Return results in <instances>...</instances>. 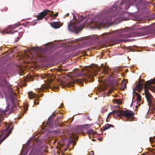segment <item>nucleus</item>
<instances>
[{
	"mask_svg": "<svg viewBox=\"0 0 155 155\" xmlns=\"http://www.w3.org/2000/svg\"><path fill=\"white\" fill-rule=\"evenodd\" d=\"M16 107V106L15 105H13L12 107H11L12 110L13 109H14L15 107Z\"/></svg>",
	"mask_w": 155,
	"mask_h": 155,
	"instance_id": "32",
	"label": "nucleus"
},
{
	"mask_svg": "<svg viewBox=\"0 0 155 155\" xmlns=\"http://www.w3.org/2000/svg\"><path fill=\"white\" fill-rule=\"evenodd\" d=\"M48 43H46V44H45L44 45H47Z\"/></svg>",
	"mask_w": 155,
	"mask_h": 155,
	"instance_id": "44",
	"label": "nucleus"
},
{
	"mask_svg": "<svg viewBox=\"0 0 155 155\" xmlns=\"http://www.w3.org/2000/svg\"><path fill=\"white\" fill-rule=\"evenodd\" d=\"M118 1L115 2L113 6L109 9L107 8L102 11L101 13L95 16L91 20V23L95 27L108 24L113 22L118 23L124 20V14L121 13L123 8L122 6L125 4L124 8L128 9L130 6H134L138 11L143 13L146 12V6L149 2L144 0H123L118 6Z\"/></svg>",
	"mask_w": 155,
	"mask_h": 155,
	"instance_id": "1",
	"label": "nucleus"
},
{
	"mask_svg": "<svg viewBox=\"0 0 155 155\" xmlns=\"http://www.w3.org/2000/svg\"><path fill=\"white\" fill-rule=\"evenodd\" d=\"M39 102L38 99L35 100L34 101V103L35 105H38L39 104Z\"/></svg>",
	"mask_w": 155,
	"mask_h": 155,
	"instance_id": "26",
	"label": "nucleus"
},
{
	"mask_svg": "<svg viewBox=\"0 0 155 155\" xmlns=\"http://www.w3.org/2000/svg\"><path fill=\"white\" fill-rule=\"evenodd\" d=\"M50 86L48 84H44L41 85V87L40 88L41 91H44L45 89H47L49 88Z\"/></svg>",
	"mask_w": 155,
	"mask_h": 155,
	"instance_id": "17",
	"label": "nucleus"
},
{
	"mask_svg": "<svg viewBox=\"0 0 155 155\" xmlns=\"http://www.w3.org/2000/svg\"><path fill=\"white\" fill-rule=\"evenodd\" d=\"M51 25L52 27L55 29L58 28L60 27V26L58 22H55L51 23Z\"/></svg>",
	"mask_w": 155,
	"mask_h": 155,
	"instance_id": "19",
	"label": "nucleus"
},
{
	"mask_svg": "<svg viewBox=\"0 0 155 155\" xmlns=\"http://www.w3.org/2000/svg\"><path fill=\"white\" fill-rule=\"evenodd\" d=\"M153 18H155V13L153 15Z\"/></svg>",
	"mask_w": 155,
	"mask_h": 155,
	"instance_id": "36",
	"label": "nucleus"
},
{
	"mask_svg": "<svg viewBox=\"0 0 155 155\" xmlns=\"http://www.w3.org/2000/svg\"><path fill=\"white\" fill-rule=\"evenodd\" d=\"M115 68H120V67H115Z\"/></svg>",
	"mask_w": 155,
	"mask_h": 155,
	"instance_id": "45",
	"label": "nucleus"
},
{
	"mask_svg": "<svg viewBox=\"0 0 155 155\" xmlns=\"http://www.w3.org/2000/svg\"><path fill=\"white\" fill-rule=\"evenodd\" d=\"M53 46L51 45H48L45 47H32L31 51L36 52L39 51L40 54H37V60L40 61H51L53 60V58L48 54L49 51L52 49Z\"/></svg>",
	"mask_w": 155,
	"mask_h": 155,
	"instance_id": "3",
	"label": "nucleus"
},
{
	"mask_svg": "<svg viewBox=\"0 0 155 155\" xmlns=\"http://www.w3.org/2000/svg\"><path fill=\"white\" fill-rule=\"evenodd\" d=\"M17 26L15 25H9L7 28L5 29L3 31H1V32L3 34H4L5 33L13 34L15 32H18V31L17 30H14L13 31H12V30L15 28Z\"/></svg>",
	"mask_w": 155,
	"mask_h": 155,
	"instance_id": "10",
	"label": "nucleus"
},
{
	"mask_svg": "<svg viewBox=\"0 0 155 155\" xmlns=\"http://www.w3.org/2000/svg\"><path fill=\"white\" fill-rule=\"evenodd\" d=\"M79 132H77L76 133H74V135H77L79 133Z\"/></svg>",
	"mask_w": 155,
	"mask_h": 155,
	"instance_id": "37",
	"label": "nucleus"
},
{
	"mask_svg": "<svg viewBox=\"0 0 155 155\" xmlns=\"http://www.w3.org/2000/svg\"><path fill=\"white\" fill-rule=\"evenodd\" d=\"M84 68H110L109 67H105L103 64H101V66L99 67L98 65L92 64L89 65L85 66Z\"/></svg>",
	"mask_w": 155,
	"mask_h": 155,
	"instance_id": "15",
	"label": "nucleus"
},
{
	"mask_svg": "<svg viewBox=\"0 0 155 155\" xmlns=\"http://www.w3.org/2000/svg\"><path fill=\"white\" fill-rule=\"evenodd\" d=\"M139 80H140V81H144L143 80V79H139Z\"/></svg>",
	"mask_w": 155,
	"mask_h": 155,
	"instance_id": "39",
	"label": "nucleus"
},
{
	"mask_svg": "<svg viewBox=\"0 0 155 155\" xmlns=\"http://www.w3.org/2000/svg\"><path fill=\"white\" fill-rule=\"evenodd\" d=\"M69 15V13H67V14H66V16H68Z\"/></svg>",
	"mask_w": 155,
	"mask_h": 155,
	"instance_id": "42",
	"label": "nucleus"
},
{
	"mask_svg": "<svg viewBox=\"0 0 155 155\" xmlns=\"http://www.w3.org/2000/svg\"><path fill=\"white\" fill-rule=\"evenodd\" d=\"M62 68H57V69H56V70H57L58 71V72H61V71H67V70H62Z\"/></svg>",
	"mask_w": 155,
	"mask_h": 155,
	"instance_id": "28",
	"label": "nucleus"
},
{
	"mask_svg": "<svg viewBox=\"0 0 155 155\" xmlns=\"http://www.w3.org/2000/svg\"><path fill=\"white\" fill-rule=\"evenodd\" d=\"M94 152L93 151H91L89 153V155H94Z\"/></svg>",
	"mask_w": 155,
	"mask_h": 155,
	"instance_id": "29",
	"label": "nucleus"
},
{
	"mask_svg": "<svg viewBox=\"0 0 155 155\" xmlns=\"http://www.w3.org/2000/svg\"><path fill=\"white\" fill-rule=\"evenodd\" d=\"M60 81V83H61V84L62 85L63 84V82L62 81H59V80H58V81Z\"/></svg>",
	"mask_w": 155,
	"mask_h": 155,
	"instance_id": "34",
	"label": "nucleus"
},
{
	"mask_svg": "<svg viewBox=\"0 0 155 155\" xmlns=\"http://www.w3.org/2000/svg\"><path fill=\"white\" fill-rule=\"evenodd\" d=\"M54 68H52L50 69V71L51 72H53V71H54L55 70L54 69Z\"/></svg>",
	"mask_w": 155,
	"mask_h": 155,
	"instance_id": "33",
	"label": "nucleus"
},
{
	"mask_svg": "<svg viewBox=\"0 0 155 155\" xmlns=\"http://www.w3.org/2000/svg\"><path fill=\"white\" fill-rule=\"evenodd\" d=\"M143 84H142L140 81L138 84L136 85L134 89L133 93H135L134 91H137L139 92H140L143 88Z\"/></svg>",
	"mask_w": 155,
	"mask_h": 155,
	"instance_id": "14",
	"label": "nucleus"
},
{
	"mask_svg": "<svg viewBox=\"0 0 155 155\" xmlns=\"http://www.w3.org/2000/svg\"><path fill=\"white\" fill-rule=\"evenodd\" d=\"M82 40V39H81V38L76 39V41H81Z\"/></svg>",
	"mask_w": 155,
	"mask_h": 155,
	"instance_id": "30",
	"label": "nucleus"
},
{
	"mask_svg": "<svg viewBox=\"0 0 155 155\" xmlns=\"http://www.w3.org/2000/svg\"><path fill=\"white\" fill-rule=\"evenodd\" d=\"M111 127H114V126L112 124H106L104 126L102 127V129L104 131H105Z\"/></svg>",
	"mask_w": 155,
	"mask_h": 155,
	"instance_id": "18",
	"label": "nucleus"
},
{
	"mask_svg": "<svg viewBox=\"0 0 155 155\" xmlns=\"http://www.w3.org/2000/svg\"><path fill=\"white\" fill-rule=\"evenodd\" d=\"M48 13H50V15L53 17H56L58 15V13L54 14L53 11H51L48 9H45L41 12L38 16L36 20H41Z\"/></svg>",
	"mask_w": 155,
	"mask_h": 155,
	"instance_id": "8",
	"label": "nucleus"
},
{
	"mask_svg": "<svg viewBox=\"0 0 155 155\" xmlns=\"http://www.w3.org/2000/svg\"><path fill=\"white\" fill-rule=\"evenodd\" d=\"M140 22L134 25L137 31L127 32L128 29H117L110 34L104 33L98 36L97 35H92L85 37V47L97 43H102L113 45L120 42L121 40L119 38H130L144 36L154 33L155 35V25L139 27Z\"/></svg>",
	"mask_w": 155,
	"mask_h": 155,
	"instance_id": "2",
	"label": "nucleus"
},
{
	"mask_svg": "<svg viewBox=\"0 0 155 155\" xmlns=\"http://www.w3.org/2000/svg\"><path fill=\"white\" fill-rule=\"evenodd\" d=\"M54 116H51L48 119L47 122L46 126L50 128L53 127Z\"/></svg>",
	"mask_w": 155,
	"mask_h": 155,
	"instance_id": "13",
	"label": "nucleus"
},
{
	"mask_svg": "<svg viewBox=\"0 0 155 155\" xmlns=\"http://www.w3.org/2000/svg\"><path fill=\"white\" fill-rule=\"evenodd\" d=\"M58 119H59V118H58V117H57V118H56V120H55V123H57V120Z\"/></svg>",
	"mask_w": 155,
	"mask_h": 155,
	"instance_id": "38",
	"label": "nucleus"
},
{
	"mask_svg": "<svg viewBox=\"0 0 155 155\" xmlns=\"http://www.w3.org/2000/svg\"><path fill=\"white\" fill-rule=\"evenodd\" d=\"M87 68H81L79 69L78 68H75L74 72H70L68 74L67 76L70 78H72L73 75L79 77L81 76H85L87 74Z\"/></svg>",
	"mask_w": 155,
	"mask_h": 155,
	"instance_id": "5",
	"label": "nucleus"
},
{
	"mask_svg": "<svg viewBox=\"0 0 155 155\" xmlns=\"http://www.w3.org/2000/svg\"><path fill=\"white\" fill-rule=\"evenodd\" d=\"M145 93L146 98H147V102H148L149 105L150 104H152V101L153 99V97L150 93H147L146 91L145 90Z\"/></svg>",
	"mask_w": 155,
	"mask_h": 155,
	"instance_id": "12",
	"label": "nucleus"
},
{
	"mask_svg": "<svg viewBox=\"0 0 155 155\" xmlns=\"http://www.w3.org/2000/svg\"><path fill=\"white\" fill-rule=\"evenodd\" d=\"M0 86L2 87H7L9 89H10L11 85L6 81L3 80L0 83Z\"/></svg>",
	"mask_w": 155,
	"mask_h": 155,
	"instance_id": "16",
	"label": "nucleus"
},
{
	"mask_svg": "<svg viewBox=\"0 0 155 155\" xmlns=\"http://www.w3.org/2000/svg\"><path fill=\"white\" fill-rule=\"evenodd\" d=\"M28 94L30 99H32V98L35 97V94H34L32 92H28Z\"/></svg>",
	"mask_w": 155,
	"mask_h": 155,
	"instance_id": "23",
	"label": "nucleus"
},
{
	"mask_svg": "<svg viewBox=\"0 0 155 155\" xmlns=\"http://www.w3.org/2000/svg\"><path fill=\"white\" fill-rule=\"evenodd\" d=\"M128 71V69H127V70H126V71Z\"/></svg>",
	"mask_w": 155,
	"mask_h": 155,
	"instance_id": "49",
	"label": "nucleus"
},
{
	"mask_svg": "<svg viewBox=\"0 0 155 155\" xmlns=\"http://www.w3.org/2000/svg\"><path fill=\"white\" fill-rule=\"evenodd\" d=\"M20 75H22V74H21L20 73Z\"/></svg>",
	"mask_w": 155,
	"mask_h": 155,
	"instance_id": "50",
	"label": "nucleus"
},
{
	"mask_svg": "<svg viewBox=\"0 0 155 155\" xmlns=\"http://www.w3.org/2000/svg\"><path fill=\"white\" fill-rule=\"evenodd\" d=\"M22 73H23V72H24L23 70H22Z\"/></svg>",
	"mask_w": 155,
	"mask_h": 155,
	"instance_id": "47",
	"label": "nucleus"
},
{
	"mask_svg": "<svg viewBox=\"0 0 155 155\" xmlns=\"http://www.w3.org/2000/svg\"><path fill=\"white\" fill-rule=\"evenodd\" d=\"M21 69H22V68H19V69L20 70H21Z\"/></svg>",
	"mask_w": 155,
	"mask_h": 155,
	"instance_id": "46",
	"label": "nucleus"
},
{
	"mask_svg": "<svg viewBox=\"0 0 155 155\" xmlns=\"http://www.w3.org/2000/svg\"><path fill=\"white\" fill-rule=\"evenodd\" d=\"M102 71L103 74H110V76H112L114 75V72L116 73L114 70H112L111 68H103Z\"/></svg>",
	"mask_w": 155,
	"mask_h": 155,
	"instance_id": "11",
	"label": "nucleus"
},
{
	"mask_svg": "<svg viewBox=\"0 0 155 155\" xmlns=\"http://www.w3.org/2000/svg\"><path fill=\"white\" fill-rule=\"evenodd\" d=\"M63 105H64V104H63V103H61V104L60 106L59 107V108H62Z\"/></svg>",
	"mask_w": 155,
	"mask_h": 155,
	"instance_id": "31",
	"label": "nucleus"
},
{
	"mask_svg": "<svg viewBox=\"0 0 155 155\" xmlns=\"http://www.w3.org/2000/svg\"><path fill=\"white\" fill-rule=\"evenodd\" d=\"M145 87L155 92V79H151L145 83Z\"/></svg>",
	"mask_w": 155,
	"mask_h": 155,
	"instance_id": "9",
	"label": "nucleus"
},
{
	"mask_svg": "<svg viewBox=\"0 0 155 155\" xmlns=\"http://www.w3.org/2000/svg\"><path fill=\"white\" fill-rule=\"evenodd\" d=\"M93 132V130L90 129V130H89L87 131V132L88 134H92V133Z\"/></svg>",
	"mask_w": 155,
	"mask_h": 155,
	"instance_id": "27",
	"label": "nucleus"
},
{
	"mask_svg": "<svg viewBox=\"0 0 155 155\" xmlns=\"http://www.w3.org/2000/svg\"><path fill=\"white\" fill-rule=\"evenodd\" d=\"M115 111H116V110H113L112 111V112H111L109 114H108L107 117L106 118V121L107 122H108L107 119H108V117H109V116L110 115H111L112 114H114L113 116L114 118H116V117H117V116H116V112H115Z\"/></svg>",
	"mask_w": 155,
	"mask_h": 155,
	"instance_id": "22",
	"label": "nucleus"
},
{
	"mask_svg": "<svg viewBox=\"0 0 155 155\" xmlns=\"http://www.w3.org/2000/svg\"><path fill=\"white\" fill-rule=\"evenodd\" d=\"M47 68H45V69L47 70Z\"/></svg>",
	"mask_w": 155,
	"mask_h": 155,
	"instance_id": "51",
	"label": "nucleus"
},
{
	"mask_svg": "<svg viewBox=\"0 0 155 155\" xmlns=\"http://www.w3.org/2000/svg\"><path fill=\"white\" fill-rule=\"evenodd\" d=\"M72 15L74 20H71L69 22L68 26V29L70 31L78 34L84 27L83 25L81 24L80 22L83 20L86 16L81 15L80 17L78 18V20L76 19V17L74 13H72Z\"/></svg>",
	"mask_w": 155,
	"mask_h": 155,
	"instance_id": "4",
	"label": "nucleus"
},
{
	"mask_svg": "<svg viewBox=\"0 0 155 155\" xmlns=\"http://www.w3.org/2000/svg\"><path fill=\"white\" fill-rule=\"evenodd\" d=\"M99 140L101 141L102 140V138H99Z\"/></svg>",
	"mask_w": 155,
	"mask_h": 155,
	"instance_id": "41",
	"label": "nucleus"
},
{
	"mask_svg": "<svg viewBox=\"0 0 155 155\" xmlns=\"http://www.w3.org/2000/svg\"><path fill=\"white\" fill-rule=\"evenodd\" d=\"M133 93L137 95L136 99L138 101H140L141 100V96L137 92Z\"/></svg>",
	"mask_w": 155,
	"mask_h": 155,
	"instance_id": "24",
	"label": "nucleus"
},
{
	"mask_svg": "<svg viewBox=\"0 0 155 155\" xmlns=\"http://www.w3.org/2000/svg\"><path fill=\"white\" fill-rule=\"evenodd\" d=\"M9 107L10 104H8L5 110H4L2 109H0V114L5 113L10 109Z\"/></svg>",
	"mask_w": 155,
	"mask_h": 155,
	"instance_id": "20",
	"label": "nucleus"
},
{
	"mask_svg": "<svg viewBox=\"0 0 155 155\" xmlns=\"http://www.w3.org/2000/svg\"><path fill=\"white\" fill-rule=\"evenodd\" d=\"M0 67L1 68H21L19 66V65L14 62H4L3 61L0 60Z\"/></svg>",
	"mask_w": 155,
	"mask_h": 155,
	"instance_id": "7",
	"label": "nucleus"
},
{
	"mask_svg": "<svg viewBox=\"0 0 155 155\" xmlns=\"http://www.w3.org/2000/svg\"><path fill=\"white\" fill-rule=\"evenodd\" d=\"M137 46L136 45H134L133 46L130 47L128 49L130 51H134V49L137 48Z\"/></svg>",
	"mask_w": 155,
	"mask_h": 155,
	"instance_id": "25",
	"label": "nucleus"
},
{
	"mask_svg": "<svg viewBox=\"0 0 155 155\" xmlns=\"http://www.w3.org/2000/svg\"><path fill=\"white\" fill-rule=\"evenodd\" d=\"M51 82V80H50V81H49V82L50 83Z\"/></svg>",
	"mask_w": 155,
	"mask_h": 155,
	"instance_id": "48",
	"label": "nucleus"
},
{
	"mask_svg": "<svg viewBox=\"0 0 155 155\" xmlns=\"http://www.w3.org/2000/svg\"><path fill=\"white\" fill-rule=\"evenodd\" d=\"M124 88L126 87V84L125 83L124 84Z\"/></svg>",
	"mask_w": 155,
	"mask_h": 155,
	"instance_id": "40",
	"label": "nucleus"
},
{
	"mask_svg": "<svg viewBox=\"0 0 155 155\" xmlns=\"http://www.w3.org/2000/svg\"><path fill=\"white\" fill-rule=\"evenodd\" d=\"M96 134V131H93V132L92 133V134Z\"/></svg>",
	"mask_w": 155,
	"mask_h": 155,
	"instance_id": "35",
	"label": "nucleus"
},
{
	"mask_svg": "<svg viewBox=\"0 0 155 155\" xmlns=\"http://www.w3.org/2000/svg\"><path fill=\"white\" fill-rule=\"evenodd\" d=\"M115 112H116V116L120 117L124 116L129 119L133 118L134 115V112L130 110H124L122 111L116 110Z\"/></svg>",
	"mask_w": 155,
	"mask_h": 155,
	"instance_id": "6",
	"label": "nucleus"
},
{
	"mask_svg": "<svg viewBox=\"0 0 155 155\" xmlns=\"http://www.w3.org/2000/svg\"><path fill=\"white\" fill-rule=\"evenodd\" d=\"M49 74L50 75H54V74L53 73H52L51 74Z\"/></svg>",
	"mask_w": 155,
	"mask_h": 155,
	"instance_id": "43",
	"label": "nucleus"
},
{
	"mask_svg": "<svg viewBox=\"0 0 155 155\" xmlns=\"http://www.w3.org/2000/svg\"><path fill=\"white\" fill-rule=\"evenodd\" d=\"M12 129L8 132V133L3 138L1 139H0V144L4 140H5L9 135L10 133L12 132Z\"/></svg>",
	"mask_w": 155,
	"mask_h": 155,
	"instance_id": "21",
	"label": "nucleus"
}]
</instances>
